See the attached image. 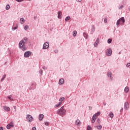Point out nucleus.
I'll use <instances>...</instances> for the list:
<instances>
[{
    "instance_id": "obj_1",
    "label": "nucleus",
    "mask_w": 130,
    "mask_h": 130,
    "mask_svg": "<svg viewBox=\"0 0 130 130\" xmlns=\"http://www.w3.org/2000/svg\"><path fill=\"white\" fill-rule=\"evenodd\" d=\"M28 41V38H24L23 40L21 41L19 43V47L21 48L22 50H26V47L25 46V43Z\"/></svg>"
},
{
    "instance_id": "obj_2",
    "label": "nucleus",
    "mask_w": 130,
    "mask_h": 130,
    "mask_svg": "<svg viewBox=\"0 0 130 130\" xmlns=\"http://www.w3.org/2000/svg\"><path fill=\"white\" fill-rule=\"evenodd\" d=\"M66 112L67 111L64 109V107H61L57 111V114L59 115H61V116H63V115H66Z\"/></svg>"
},
{
    "instance_id": "obj_3",
    "label": "nucleus",
    "mask_w": 130,
    "mask_h": 130,
    "mask_svg": "<svg viewBox=\"0 0 130 130\" xmlns=\"http://www.w3.org/2000/svg\"><path fill=\"white\" fill-rule=\"evenodd\" d=\"M100 115V112H98L95 114L93 115L91 119V123H94L95 120L97 119V117Z\"/></svg>"
},
{
    "instance_id": "obj_4",
    "label": "nucleus",
    "mask_w": 130,
    "mask_h": 130,
    "mask_svg": "<svg viewBox=\"0 0 130 130\" xmlns=\"http://www.w3.org/2000/svg\"><path fill=\"white\" fill-rule=\"evenodd\" d=\"M124 22H125V20H124V17H121L117 21L116 25L117 26H118V25H120V24H124Z\"/></svg>"
},
{
    "instance_id": "obj_5",
    "label": "nucleus",
    "mask_w": 130,
    "mask_h": 130,
    "mask_svg": "<svg viewBox=\"0 0 130 130\" xmlns=\"http://www.w3.org/2000/svg\"><path fill=\"white\" fill-rule=\"evenodd\" d=\"M26 119L28 120V122H32L33 121V117L30 115H26Z\"/></svg>"
},
{
    "instance_id": "obj_6",
    "label": "nucleus",
    "mask_w": 130,
    "mask_h": 130,
    "mask_svg": "<svg viewBox=\"0 0 130 130\" xmlns=\"http://www.w3.org/2000/svg\"><path fill=\"white\" fill-rule=\"evenodd\" d=\"M31 54V52L30 51H26L24 54V57H29V56H30Z\"/></svg>"
},
{
    "instance_id": "obj_7",
    "label": "nucleus",
    "mask_w": 130,
    "mask_h": 130,
    "mask_svg": "<svg viewBox=\"0 0 130 130\" xmlns=\"http://www.w3.org/2000/svg\"><path fill=\"white\" fill-rule=\"evenodd\" d=\"M107 55L108 56H110L112 54V50L111 49H108L107 51Z\"/></svg>"
},
{
    "instance_id": "obj_8",
    "label": "nucleus",
    "mask_w": 130,
    "mask_h": 130,
    "mask_svg": "<svg viewBox=\"0 0 130 130\" xmlns=\"http://www.w3.org/2000/svg\"><path fill=\"white\" fill-rule=\"evenodd\" d=\"M13 126H14V123H13V122H11L7 125V128L8 129H10L11 127H13Z\"/></svg>"
},
{
    "instance_id": "obj_9",
    "label": "nucleus",
    "mask_w": 130,
    "mask_h": 130,
    "mask_svg": "<svg viewBox=\"0 0 130 130\" xmlns=\"http://www.w3.org/2000/svg\"><path fill=\"white\" fill-rule=\"evenodd\" d=\"M48 47H49V44H48V43L46 42L43 45V49H47Z\"/></svg>"
},
{
    "instance_id": "obj_10",
    "label": "nucleus",
    "mask_w": 130,
    "mask_h": 130,
    "mask_svg": "<svg viewBox=\"0 0 130 130\" xmlns=\"http://www.w3.org/2000/svg\"><path fill=\"white\" fill-rule=\"evenodd\" d=\"M129 108V106H128V103L126 102L124 104V108L125 109V110H127L128 108Z\"/></svg>"
},
{
    "instance_id": "obj_11",
    "label": "nucleus",
    "mask_w": 130,
    "mask_h": 130,
    "mask_svg": "<svg viewBox=\"0 0 130 130\" xmlns=\"http://www.w3.org/2000/svg\"><path fill=\"white\" fill-rule=\"evenodd\" d=\"M3 108L4 110H5L6 111H10L11 110V109L9 107H7L6 106H4L3 107Z\"/></svg>"
},
{
    "instance_id": "obj_12",
    "label": "nucleus",
    "mask_w": 130,
    "mask_h": 130,
    "mask_svg": "<svg viewBox=\"0 0 130 130\" xmlns=\"http://www.w3.org/2000/svg\"><path fill=\"white\" fill-rule=\"evenodd\" d=\"M75 124H76V125H81V124H82V122H81L80 120L78 119L76 121Z\"/></svg>"
},
{
    "instance_id": "obj_13",
    "label": "nucleus",
    "mask_w": 130,
    "mask_h": 130,
    "mask_svg": "<svg viewBox=\"0 0 130 130\" xmlns=\"http://www.w3.org/2000/svg\"><path fill=\"white\" fill-rule=\"evenodd\" d=\"M98 43H99V38L96 39L95 43L94 44L95 47H96V46L98 45Z\"/></svg>"
},
{
    "instance_id": "obj_14",
    "label": "nucleus",
    "mask_w": 130,
    "mask_h": 130,
    "mask_svg": "<svg viewBox=\"0 0 130 130\" xmlns=\"http://www.w3.org/2000/svg\"><path fill=\"white\" fill-rule=\"evenodd\" d=\"M43 117H44V115L43 114H40L39 116V120L41 121L42 119H43Z\"/></svg>"
},
{
    "instance_id": "obj_15",
    "label": "nucleus",
    "mask_w": 130,
    "mask_h": 130,
    "mask_svg": "<svg viewBox=\"0 0 130 130\" xmlns=\"http://www.w3.org/2000/svg\"><path fill=\"white\" fill-rule=\"evenodd\" d=\"M64 82L63 79H61L59 80V85H62Z\"/></svg>"
},
{
    "instance_id": "obj_16",
    "label": "nucleus",
    "mask_w": 130,
    "mask_h": 130,
    "mask_svg": "<svg viewBox=\"0 0 130 130\" xmlns=\"http://www.w3.org/2000/svg\"><path fill=\"white\" fill-rule=\"evenodd\" d=\"M62 103L61 102H59L58 104H57L55 106V108H56V107H59V106H60L61 105Z\"/></svg>"
},
{
    "instance_id": "obj_17",
    "label": "nucleus",
    "mask_w": 130,
    "mask_h": 130,
    "mask_svg": "<svg viewBox=\"0 0 130 130\" xmlns=\"http://www.w3.org/2000/svg\"><path fill=\"white\" fill-rule=\"evenodd\" d=\"M61 13L60 12H58V19H61Z\"/></svg>"
},
{
    "instance_id": "obj_18",
    "label": "nucleus",
    "mask_w": 130,
    "mask_h": 130,
    "mask_svg": "<svg viewBox=\"0 0 130 130\" xmlns=\"http://www.w3.org/2000/svg\"><path fill=\"white\" fill-rule=\"evenodd\" d=\"M128 91H129V89L128 88V87L126 86L125 89H124V91L126 93H127V92H128Z\"/></svg>"
},
{
    "instance_id": "obj_19",
    "label": "nucleus",
    "mask_w": 130,
    "mask_h": 130,
    "mask_svg": "<svg viewBox=\"0 0 130 130\" xmlns=\"http://www.w3.org/2000/svg\"><path fill=\"white\" fill-rule=\"evenodd\" d=\"M21 24H24L25 23V19L23 18L20 19Z\"/></svg>"
},
{
    "instance_id": "obj_20",
    "label": "nucleus",
    "mask_w": 130,
    "mask_h": 130,
    "mask_svg": "<svg viewBox=\"0 0 130 130\" xmlns=\"http://www.w3.org/2000/svg\"><path fill=\"white\" fill-rule=\"evenodd\" d=\"M69 20H71V17L68 16L66 18L65 21H69Z\"/></svg>"
},
{
    "instance_id": "obj_21",
    "label": "nucleus",
    "mask_w": 130,
    "mask_h": 130,
    "mask_svg": "<svg viewBox=\"0 0 130 130\" xmlns=\"http://www.w3.org/2000/svg\"><path fill=\"white\" fill-rule=\"evenodd\" d=\"M96 128H98V129H101V128H102V126H101V125H100L99 126H97Z\"/></svg>"
},
{
    "instance_id": "obj_22",
    "label": "nucleus",
    "mask_w": 130,
    "mask_h": 130,
    "mask_svg": "<svg viewBox=\"0 0 130 130\" xmlns=\"http://www.w3.org/2000/svg\"><path fill=\"white\" fill-rule=\"evenodd\" d=\"M73 36L75 37V36H77V31H73Z\"/></svg>"
},
{
    "instance_id": "obj_23",
    "label": "nucleus",
    "mask_w": 130,
    "mask_h": 130,
    "mask_svg": "<svg viewBox=\"0 0 130 130\" xmlns=\"http://www.w3.org/2000/svg\"><path fill=\"white\" fill-rule=\"evenodd\" d=\"M113 116H114L113 113H112V112H111L110 113V117H111V118H113Z\"/></svg>"
},
{
    "instance_id": "obj_24",
    "label": "nucleus",
    "mask_w": 130,
    "mask_h": 130,
    "mask_svg": "<svg viewBox=\"0 0 130 130\" xmlns=\"http://www.w3.org/2000/svg\"><path fill=\"white\" fill-rule=\"evenodd\" d=\"M6 10H10V5H7L6 6Z\"/></svg>"
},
{
    "instance_id": "obj_25",
    "label": "nucleus",
    "mask_w": 130,
    "mask_h": 130,
    "mask_svg": "<svg viewBox=\"0 0 130 130\" xmlns=\"http://www.w3.org/2000/svg\"><path fill=\"white\" fill-rule=\"evenodd\" d=\"M112 42V39H109L108 40V43H111Z\"/></svg>"
},
{
    "instance_id": "obj_26",
    "label": "nucleus",
    "mask_w": 130,
    "mask_h": 130,
    "mask_svg": "<svg viewBox=\"0 0 130 130\" xmlns=\"http://www.w3.org/2000/svg\"><path fill=\"white\" fill-rule=\"evenodd\" d=\"M63 100H64V98H61L59 99V101L60 102H62V101H63Z\"/></svg>"
},
{
    "instance_id": "obj_27",
    "label": "nucleus",
    "mask_w": 130,
    "mask_h": 130,
    "mask_svg": "<svg viewBox=\"0 0 130 130\" xmlns=\"http://www.w3.org/2000/svg\"><path fill=\"white\" fill-rule=\"evenodd\" d=\"M6 78V75H4L3 78L1 79V82H3V80Z\"/></svg>"
},
{
    "instance_id": "obj_28",
    "label": "nucleus",
    "mask_w": 130,
    "mask_h": 130,
    "mask_svg": "<svg viewBox=\"0 0 130 130\" xmlns=\"http://www.w3.org/2000/svg\"><path fill=\"white\" fill-rule=\"evenodd\" d=\"M108 76L111 78V72L108 73Z\"/></svg>"
},
{
    "instance_id": "obj_29",
    "label": "nucleus",
    "mask_w": 130,
    "mask_h": 130,
    "mask_svg": "<svg viewBox=\"0 0 130 130\" xmlns=\"http://www.w3.org/2000/svg\"><path fill=\"white\" fill-rule=\"evenodd\" d=\"M24 29L25 30H28V29H29V26H28V25H26L25 27H24Z\"/></svg>"
},
{
    "instance_id": "obj_30",
    "label": "nucleus",
    "mask_w": 130,
    "mask_h": 130,
    "mask_svg": "<svg viewBox=\"0 0 130 130\" xmlns=\"http://www.w3.org/2000/svg\"><path fill=\"white\" fill-rule=\"evenodd\" d=\"M92 129V128L90 126H87V130H91Z\"/></svg>"
},
{
    "instance_id": "obj_31",
    "label": "nucleus",
    "mask_w": 130,
    "mask_h": 130,
    "mask_svg": "<svg viewBox=\"0 0 130 130\" xmlns=\"http://www.w3.org/2000/svg\"><path fill=\"white\" fill-rule=\"evenodd\" d=\"M16 2H18V3H21V2H24V0H16Z\"/></svg>"
},
{
    "instance_id": "obj_32",
    "label": "nucleus",
    "mask_w": 130,
    "mask_h": 130,
    "mask_svg": "<svg viewBox=\"0 0 130 130\" xmlns=\"http://www.w3.org/2000/svg\"><path fill=\"white\" fill-rule=\"evenodd\" d=\"M97 121H98V123H99V124H100V122H101L100 119H98Z\"/></svg>"
},
{
    "instance_id": "obj_33",
    "label": "nucleus",
    "mask_w": 130,
    "mask_h": 130,
    "mask_svg": "<svg viewBox=\"0 0 130 130\" xmlns=\"http://www.w3.org/2000/svg\"><path fill=\"white\" fill-rule=\"evenodd\" d=\"M104 23H107V18L104 19Z\"/></svg>"
},
{
    "instance_id": "obj_34",
    "label": "nucleus",
    "mask_w": 130,
    "mask_h": 130,
    "mask_svg": "<svg viewBox=\"0 0 130 130\" xmlns=\"http://www.w3.org/2000/svg\"><path fill=\"white\" fill-rule=\"evenodd\" d=\"M84 36L85 37V38H88V35L86 34H84Z\"/></svg>"
},
{
    "instance_id": "obj_35",
    "label": "nucleus",
    "mask_w": 130,
    "mask_h": 130,
    "mask_svg": "<svg viewBox=\"0 0 130 130\" xmlns=\"http://www.w3.org/2000/svg\"><path fill=\"white\" fill-rule=\"evenodd\" d=\"M45 125H48L49 124V123H48V122H45Z\"/></svg>"
},
{
    "instance_id": "obj_36",
    "label": "nucleus",
    "mask_w": 130,
    "mask_h": 130,
    "mask_svg": "<svg viewBox=\"0 0 130 130\" xmlns=\"http://www.w3.org/2000/svg\"><path fill=\"white\" fill-rule=\"evenodd\" d=\"M8 99H9V100H11V101H13V99H12L11 96H8Z\"/></svg>"
},
{
    "instance_id": "obj_37",
    "label": "nucleus",
    "mask_w": 130,
    "mask_h": 130,
    "mask_svg": "<svg viewBox=\"0 0 130 130\" xmlns=\"http://www.w3.org/2000/svg\"><path fill=\"white\" fill-rule=\"evenodd\" d=\"M129 66H130V63H128L126 64V67L127 68H129Z\"/></svg>"
},
{
    "instance_id": "obj_38",
    "label": "nucleus",
    "mask_w": 130,
    "mask_h": 130,
    "mask_svg": "<svg viewBox=\"0 0 130 130\" xmlns=\"http://www.w3.org/2000/svg\"><path fill=\"white\" fill-rule=\"evenodd\" d=\"M32 130H36V127H33L32 128Z\"/></svg>"
},
{
    "instance_id": "obj_39",
    "label": "nucleus",
    "mask_w": 130,
    "mask_h": 130,
    "mask_svg": "<svg viewBox=\"0 0 130 130\" xmlns=\"http://www.w3.org/2000/svg\"><path fill=\"white\" fill-rule=\"evenodd\" d=\"M14 109H15V111H16V110H17V107H16V106L14 107Z\"/></svg>"
},
{
    "instance_id": "obj_40",
    "label": "nucleus",
    "mask_w": 130,
    "mask_h": 130,
    "mask_svg": "<svg viewBox=\"0 0 130 130\" xmlns=\"http://www.w3.org/2000/svg\"><path fill=\"white\" fill-rule=\"evenodd\" d=\"M17 27H15L14 28H12L13 30H16V29H17Z\"/></svg>"
},
{
    "instance_id": "obj_41",
    "label": "nucleus",
    "mask_w": 130,
    "mask_h": 130,
    "mask_svg": "<svg viewBox=\"0 0 130 130\" xmlns=\"http://www.w3.org/2000/svg\"><path fill=\"white\" fill-rule=\"evenodd\" d=\"M40 74H41V75H42V70H40Z\"/></svg>"
},
{
    "instance_id": "obj_42",
    "label": "nucleus",
    "mask_w": 130,
    "mask_h": 130,
    "mask_svg": "<svg viewBox=\"0 0 130 130\" xmlns=\"http://www.w3.org/2000/svg\"><path fill=\"white\" fill-rule=\"evenodd\" d=\"M0 130H4V128H3L2 127H0Z\"/></svg>"
},
{
    "instance_id": "obj_43",
    "label": "nucleus",
    "mask_w": 130,
    "mask_h": 130,
    "mask_svg": "<svg viewBox=\"0 0 130 130\" xmlns=\"http://www.w3.org/2000/svg\"><path fill=\"white\" fill-rule=\"evenodd\" d=\"M77 2H82V0H77Z\"/></svg>"
},
{
    "instance_id": "obj_44",
    "label": "nucleus",
    "mask_w": 130,
    "mask_h": 130,
    "mask_svg": "<svg viewBox=\"0 0 130 130\" xmlns=\"http://www.w3.org/2000/svg\"><path fill=\"white\" fill-rule=\"evenodd\" d=\"M122 8H123V6H121L120 7V9H122Z\"/></svg>"
},
{
    "instance_id": "obj_45",
    "label": "nucleus",
    "mask_w": 130,
    "mask_h": 130,
    "mask_svg": "<svg viewBox=\"0 0 130 130\" xmlns=\"http://www.w3.org/2000/svg\"><path fill=\"white\" fill-rule=\"evenodd\" d=\"M89 109L91 110V109H92V107H89Z\"/></svg>"
}]
</instances>
